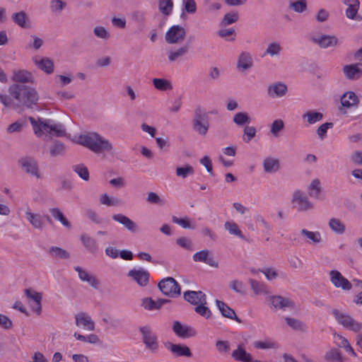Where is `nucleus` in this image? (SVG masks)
<instances>
[{"label":"nucleus","mask_w":362,"mask_h":362,"mask_svg":"<svg viewBox=\"0 0 362 362\" xmlns=\"http://www.w3.org/2000/svg\"><path fill=\"white\" fill-rule=\"evenodd\" d=\"M344 4L348 7L346 9V16L348 18L354 19L359 8L358 0H343Z\"/></svg>","instance_id":"72a5a7b5"},{"label":"nucleus","mask_w":362,"mask_h":362,"mask_svg":"<svg viewBox=\"0 0 362 362\" xmlns=\"http://www.w3.org/2000/svg\"><path fill=\"white\" fill-rule=\"evenodd\" d=\"M263 168L265 173H275L280 168L279 160L277 158L267 157L263 161Z\"/></svg>","instance_id":"473e14b6"},{"label":"nucleus","mask_w":362,"mask_h":362,"mask_svg":"<svg viewBox=\"0 0 362 362\" xmlns=\"http://www.w3.org/2000/svg\"><path fill=\"white\" fill-rule=\"evenodd\" d=\"M153 84L154 87L161 91L171 90L173 88L172 84L169 81L165 78H153Z\"/></svg>","instance_id":"49530a36"},{"label":"nucleus","mask_w":362,"mask_h":362,"mask_svg":"<svg viewBox=\"0 0 362 362\" xmlns=\"http://www.w3.org/2000/svg\"><path fill=\"white\" fill-rule=\"evenodd\" d=\"M29 120L33 126L35 134L38 136H41L43 132L58 137L64 136L66 134L65 129L62 124H52L50 119L42 121L39 119V124L32 117H29Z\"/></svg>","instance_id":"7ed1b4c3"},{"label":"nucleus","mask_w":362,"mask_h":362,"mask_svg":"<svg viewBox=\"0 0 362 362\" xmlns=\"http://www.w3.org/2000/svg\"><path fill=\"white\" fill-rule=\"evenodd\" d=\"M18 163H20L23 170L27 173L30 174L32 176H35L37 178L40 177V174L39 173L38 164L37 162L31 157H24L19 160Z\"/></svg>","instance_id":"f8f14e48"},{"label":"nucleus","mask_w":362,"mask_h":362,"mask_svg":"<svg viewBox=\"0 0 362 362\" xmlns=\"http://www.w3.org/2000/svg\"><path fill=\"white\" fill-rule=\"evenodd\" d=\"M248 283L250 284L251 289L255 294L259 295L269 293L267 286L264 283L256 281L253 279H249Z\"/></svg>","instance_id":"e433bc0d"},{"label":"nucleus","mask_w":362,"mask_h":362,"mask_svg":"<svg viewBox=\"0 0 362 362\" xmlns=\"http://www.w3.org/2000/svg\"><path fill=\"white\" fill-rule=\"evenodd\" d=\"M34 62L37 68L46 74H51L54 72V62L50 58L43 57L40 60L34 59Z\"/></svg>","instance_id":"cd10ccee"},{"label":"nucleus","mask_w":362,"mask_h":362,"mask_svg":"<svg viewBox=\"0 0 362 362\" xmlns=\"http://www.w3.org/2000/svg\"><path fill=\"white\" fill-rule=\"evenodd\" d=\"M289 8L297 13H303L307 9V1L298 0L291 1L289 4Z\"/></svg>","instance_id":"864d4df0"},{"label":"nucleus","mask_w":362,"mask_h":362,"mask_svg":"<svg viewBox=\"0 0 362 362\" xmlns=\"http://www.w3.org/2000/svg\"><path fill=\"white\" fill-rule=\"evenodd\" d=\"M166 348L176 357L185 356L192 357V353L189 348L184 344H173L168 342L165 344Z\"/></svg>","instance_id":"6ab92c4d"},{"label":"nucleus","mask_w":362,"mask_h":362,"mask_svg":"<svg viewBox=\"0 0 362 362\" xmlns=\"http://www.w3.org/2000/svg\"><path fill=\"white\" fill-rule=\"evenodd\" d=\"M49 212L54 218L59 221L64 226L69 228L71 227L70 222L66 218L62 212L58 208L49 209Z\"/></svg>","instance_id":"ea45409f"},{"label":"nucleus","mask_w":362,"mask_h":362,"mask_svg":"<svg viewBox=\"0 0 362 362\" xmlns=\"http://www.w3.org/2000/svg\"><path fill=\"white\" fill-rule=\"evenodd\" d=\"M253 66V60L252 55L250 52L243 51L242 52L237 60L236 67L240 71H244L250 69Z\"/></svg>","instance_id":"4be33fe9"},{"label":"nucleus","mask_w":362,"mask_h":362,"mask_svg":"<svg viewBox=\"0 0 362 362\" xmlns=\"http://www.w3.org/2000/svg\"><path fill=\"white\" fill-rule=\"evenodd\" d=\"M173 7V2L172 0H158L159 11L165 16H169Z\"/></svg>","instance_id":"de8ad7c7"},{"label":"nucleus","mask_w":362,"mask_h":362,"mask_svg":"<svg viewBox=\"0 0 362 362\" xmlns=\"http://www.w3.org/2000/svg\"><path fill=\"white\" fill-rule=\"evenodd\" d=\"M188 47L183 46L180 47L175 51H170L168 53V59L170 62H175L179 57L184 56L185 54L188 52Z\"/></svg>","instance_id":"603ef678"},{"label":"nucleus","mask_w":362,"mask_h":362,"mask_svg":"<svg viewBox=\"0 0 362 362\" xmlns=\"http://www.w3.org/2000/svg\"><path fill=\"white\" fill-rule=\"evenodd\" d=\"M284 128V121L281 119H275L271 124L270 132L274 136H277Z\"/></svg>","instance_id":"052dcab7"},{"label":"nucleus","mask_w":362,"mask_h":362,"mask_svg":"<svg viewBox=\"0 0 362 362\" xmlns=\"http://www.w3.org/2000/svg\"><path fill=\"white\" fill-rule=\"evenodd\" d=\"M216 304L223 317L234 320L239 323L242 322L241 320L236 315L235 310L230 308L226 303L216 300Z\"/></svg>","instance_id":"393cba45"},{"label":"nucleus","mask_w":362,"mask_h":362,"mask_svg":"<svg viewBox=\"0 0 362 362\" xmlns=\"http://www.w3.org/2000/svg\"><path fill=\"white\" fill-rule=\"evenodd\" d=\"M342 71L346 78L357 80L362 75V63L345 65L342 68Z\"/></svg>","instance_id":"2eb2a0df"},{"label":"nucleus","mask_w":362,"mask_h":362,"mask_svg":"<svg viewBox=\"0 0 362 362\" xmlns=\"http://www.w3.org/2000/svg\"><path fill=\"white\" fill-rule=\"evenodd\" d=\"M139 332L141 334L142 341L145 347L153 353L156 352L159 347L158 337L156 334L151 331L150 327H141Z\"/></svg>","instance_id":"0eeeda50"},{"label":"nucleus","mask_w":362,"mask_h":362,"mask_svg":"<svg viewBox=\"0 0 362 362\" xmlns=\"http://www.w3.org/2000/svg\"><path fill=\"white\" fill-rule=\"evenodd\" d=\"M271 306L276 310H284L287 308L293 309L295 308L294 302L289 298L281 296H271L268 298Z\"/></svg>","instance_id":"9d476101"},{"label":"nucleus","mask_w":362,"mask_h":362,"mask_svg":"<svg viewBox=\"0 0 362 362\" xmlns=\"http://www.w3.org/2000/svg\"><path fill=\"white\" fill-rule=\"evenodd\" d=\"M192 258L196 262H204L214 268L218 267V263L215 260L213 256L210 255V251L208 250H202L194 253Z\"/></svg>","instance_id":"a211bd4d"},{"label":"nucleus","mask_w":362,"mask_h":362,"mask_svg":"<svg viewBox=\"0 0 362 362\" xmlns=\"http://www.w3.org/2000/svg\"><path fill=\"white\" fill-rule=\"evenodd\" d=\"M73 170L83 180H89V172L88 168L83 164L74 165L72 167Z\"/></svg>","instance_id":"8fccbe9b"},{"label":"nucleus","mask_w":362,"mask_h":362,"mask_svg":"<svg viewBox=\"0 0 362 362\" xmlns=\"http://www.w3.org/2000/svg\"><path fill=\"white\" fill-rule=\"evenodd\" d=\"M334 339H335L336 344L339 347L344 348L346 352H348L349 354H351L354 356H356L353 348L351 347L349 342L348 341V340L346 338H344V337H342L339 334H335Z\"/></svg>","instance_id":"4c0bfd02"},{"label":"nucleus","mask_w":362,"mask_h":362,"mask_svg":"<svg viewBox=\"0 0 362 362\" xmlns=\"http://www.w3.org/2000/svg\"><path fill=\"white\" fill-rule=\"evenodd\" d=\"M186 36L185 29L179 25L171 26L165 33V40L169 44L182 41Z\"/></svg>","instance_id":"1a4fd4ad"},{"label":"nucleus","mask_w":362,"mask_h":362,"mask_svg":"<svg viewBox=\"0 0 362 362\" xmlns=\"http://www.w3.org/2000/svg\"><path fill=\"white\" fill-rule=\"evenodd\" d=\"M325 360L328 362H343V357L337 349H332L325 354Z\"/></svg>","instance_id":"a19ab883"},{"label":"nucleus","mask_w":362,"mask_h":362,"mask_svg":"<svg viewBox=\"0 0 362 362\" xmlns=\"http://www.w3.org/2000/svg\"><path fill=\"white\" fill-rule=\"evenodd\" d=\"M287 90L286 85L283 83H272L268 87V95L272 98H281L286 95Z\"/></svg>","instance_id":"a878e982"},{"label":"nucleus","mask_w":362,"mask_h":362,"mask_svg":"<svg viewBox=\"0 0 362 362\" xmlns=\"http://www.w3.org/2000/svg\"><path fill=\"white\" fill-rule=\"evenodd\" d=\"M231 356L237 361L249 362L251 354L247 353L243 344L238 345V348L232 352Z\"/></svg>","instance_id":"7c9ffc66"},{"label":"nucleus","mask_w":362,"mask_h":362,"mask_svg":"<svg viewBox=\"0 0 362 362\" xmlns=\"http://www.w3.org/2000/svg\"><path fill=\"white\" fill-rule=\"evenodd\" d=\"M309 195L315 199H319L321 193L320 181L318 179H314L308 187Z\"/></svg>","instance_id":"79ce46f5"},{"label":"nucleus","mask_w":362,"mask_h":362,"mask_svg":"<svg viewBox=\"0 0 362 362\" xmlns=\"http://www.w3.org/2000/svg\"><path fill=\"white\" fill-rule=\"evenodd\" d=\"M224 227L229 232L230 234L236 235L243 240L245 239V236L243 235L242 231L239 229L238 226L236 223L233 221H226L224 224Z\"/></svg>","instance_id":"c03bdc74"},{"label":"nucleus","mask_w":362,"mask_h":362,"mask_svg":"<svg viewBox=\"0 0 362 362\" xmlns=\"http://www.w3.org/2000/svg\"><path fill=\"white\" fill-rule=\"evenodd\" d=\"M238 20L237 12H230L225 14L222 19L221 24L224 26L235 23Z\"/></svg>","instance_id":"0e129e2a"},{"label":"nucleus","mask_w":362,"mask_h":362,"mask_svg":"<svg viewBox=\"0 0 362 362\" xmlns=\"http://www.w3.org/2000/svg\"><path fill=\"white\" fill-rule=\"evenodd\" d=\"M93 33L96 37L103 40H108L110 38V34L103 26L95 27L93 29Z\"/></svg>","instance_id":"774afa93"},{"label":"nucleus","mask_w":362,"mask_h":362,"mask_svg":"<svg viewBox=\"0 0 362 362\" xmlns=\"http://www.w3.org/2000/svg\"><path fill=\"white\" fill-rule=\"evenodd\" d=\"M25 218L36 229H42L44 226L43 217L40 214H33L30 210L25 212Z\"/></svg>","instance_id":"2f4dec72"},{"label":"nucleus","mask_w":362,"mask_h":362,"mask_svg":"<svg viewBox=\"0 0 362 362\" xmlns=\"http://www.w3.org/2000/svg\"><path fill=\"white\" fill-rule=\"evenodd\" d=\"M184 299L193 305H197L201 303H206V294L201 291H187L183 293Z\"/></svg>","instance_id":"f3484780"},{"label":"nucleus","mask_w":362,"mask_h":362,"mask_svg":"<svg viewBox=\"0 0 362 362\" xmlns=\"http://www.w3.org/2000/svg\"><path fill=\"white\" fill-rule=\"evenodd\" d=\"M329 226L334 232L342 234L345 231V225L340 220L332 218L329 221Z\"/></svg>","instance_id":"09e8293b"},{"label":"nucleus","mask_w":362,"mask_h":362,"mask_svg":"<svg viewBox=\"0 0 362 362\" xmlns=\"http://www.w3.org/2000/svg\"><path fill=\"white\" fill-rule=\"evenodd\" d=\"M74 270L78 272V278L81 281L87 282L95 289L98 288L100 281L95 276L90 274L79 266L74 267Z\"/></svg>","instance_id":"aec40b11"},{"label":"nucleus","mask_w":362,"mask_h":362,"mask_svg":"<svg viewBox=\"0 0 362 362\" xmlns=\"http://www.w3.org/2000/svg\"><path fill=\"white\" fill-rule=\"evenodd\" d=\"M24 293L28 299L33 300L35 303V305L32 307L33 311L37 315H40L42 312V293L32 290L31 288H25Z\"/></svg>","instance_id":"412c9836"},{"label":"nucleus","mask_w":362,"mask_h":362,"mask_svg":"<svg viewBox=\"0 0 362 362\" xmlns=\"http://www.w3.org/2000/svg\"><path fill=\"white\" fill-rule=\"evenodd\" d=\"M233 122L238 126H243L250 122V118L246 112H238L233 117Z\"/></svg>","instance_id":"5fc2aeb1"},{"label":"nucleus","mask_w":362,"mask_h":362,"mask_svg":"<svg viewBox=\"0 0 362 362\" xmlns=\"http://www.w3.org/2000/svg\"><path fill=\"white\" fill-rule=\"evenodd\" d=\"M76 325L78 327H83V329L88 331L95 329V323L90 316L86 313L81 312L75 315Z\"/></svg>","instance_id":"5701e85b"},{"label":"nucleus","mask_w":362,"mask_h":362,"mask_svg":"<svg viewBox=\"0 0 362 362\" xmlns=\"http://www.w3.org/2000/svg\"><path fill=\"white\" fill-rule=\"evenodd\" d=\"M193 129L201 135H206L209 127V117L200 106H198L194 110V118L192 120Z\"/></svg>","instance_id":"20e7f679"},{"label":"nucleus","mask_w":362,"mask_h":362,"mask_svg":"<svg viewBox=\"0 0 362 362\" xmlns=\"http://www.w3.org/2000/svg\"><path fill=\"white\" fill-rule=\"evenodd\" d=\"M49 253L54 258L66 259L70 257V255L66 250L56 246L51 247L49 250Z\"/></svg>","instance_id":"a18cd8bd"},{"label":"nucleus","mask_w":362,"mask_h":362,"mask_svg":"<svg viewBox=\"0 0 362 362\" xmlns=\"http://www.w3.org/2000/svg\"><path fill=\"white\" fill-rule=\"evenodd\" d=\"M66 4L62 0H51L49 4L50 11L52 13H61Z\"/></svg>","instance_id":"680f3d73"},{"label":"nucleus","mask_w":362,"mask_h":362,"mask_svg":"<svg viewBox=\"0 0 362 362\" xmlns=\"http://www.w3.org/2000/svg\"><path fill=\"white\" fill-rule=\"evenodd\" d=\"M78 139L79 144L89 148L95 153H100L104 151H110L112 149V144L96 132L81 134Z\"/></svg>","instance_id":"f03ea898"},{"label":"nucleus","mask_w":362,"mask_h":362,"mask_svg":"<svg viewBox=\"0 0 362 362\" xmlns=\"http://www.w3.org/2000/svg\"><path fill=\"white\" fill-rule=\"evenodd\" d=\"M302 118L307 119L308 124H314L323 119V114L314 110H309L303 115Z\"/></svg>","instance_id":"58836bf2"},{"label":"nucleus","mask_w":362,"mask_h":362,"mask_svg":"<svg viewBox=\"0 0 362 362\" xmlns=\"http://www.w3.org/2000/svg\"><path fill=\"white\" fill-rule=\"evenodd\" d=\"M8 92L16 101L13 102L14 108L32 109L39 100L36 90L25 85L13 84L9 87Z\"/></svg>","instance_id":"f257e3e1"},{"label":"nucleus","mask_w":362,"mask_h":362,"mask_svg":"<svg viewBox=\"0 0 362 362\" xmlns=\"http://www.w3.org/2000/svg\"><path fill=\"white\" fill-rule=\"evenodd\" d=\"M127 276L132 278L139 286L144 287L149 282L150 274L144 269H133L129 271Z\"/></svg>","instance_id":"ddd939ff"},{"label":"nucleus","mask_w":362,"mask_h":362,"mask_svg":"<svg viewBox=\"0 0 362 362\" xmlns=\"http://www.w3.org/2000/svg\"><path fill=\"white\" fill-rule=\"evenodd\" d=\"M194 174V168L190 165H185L184 167H178L176 168L177 176L186 178L189 175Z\"/></svg>","instance_id":"bf43d9fd"},{"label":"nucleus","mask_w":362,"mask_h":362,"mask_svg":"<svg viewBox=\"0 0 362 362\" xmlns=\"http://www.w3.org/2000/svg\"><path fill=\"white\" fill-rule=\"evenodd\" d=\"M359 103L358 96L353 91H348L344 93L341 98V104L343 107H351L357 106Z\"/></svg>","instance_id":"bb28decb"},{"label":"nucleus","mask_w":362,"mask_h":362,"mask_svg":"<svg viewBox=\"0 0 362 362\" xmlns=\"http://www.w3.org/2000/svg\"><path fill=\"white\" fill-rule=\"evenodd\" d=\"M334 124L332 122H325L321 124L317 129V134L320 139L323 140L327 137V129H332Z\"/></svg>","instance_id":"338daca9"},{"label":"nucleus","mask_w":362,"mask_h":362,"mask_svg":"<svg viewBox=\"0 0 362 362\" xmlns=\"http://www.w3.org/2000/svg\"><path fill=\"white\" fill-rule=\"evenodd\" d=\"M300 234L306 238L310 244H317L322 241L321 234L318 231H310L307 229H302Z\"/></svg>","instance_id":"c9c22d12"},{"label":"nucleus","mask_w":362,"mask_h":362,"mask_svg":"<svg viewBox=\"0 0 362 362\" xmlns=\"http://www.w3.org/2000/svg\"><path fill=\"white\" fill-rule=\"evenodd\" d=\"M243 139L245 143H249L256 135V129L252 126H245L244 128Z\"/></svg>","instance_id":"e2e57ef3"},{"label":"nucleus","mask_w":362,"mask_h":362,"mask_svg":"<svg viewBox=\"0 0 362 362\" xmlns=\"http://www.w3.org/2000/svg\"><path fill=\"white\" fill-rule=\"evenodd\" d=\"M332 313L338 323L344 327L354 332H358L362 330V323L358 322L350 315L342 313L337 309H333Z\"/></svg>","instance_id":"423d86ee"},{"label":"nucleus","mask_w":362,"mask_h":362,"mask_svg":"<svg viewBox=\"0 0 362 362\" xmlns=\"http://www.w3.org/2000/svg\"><path fill=\"white\" fill-rule=\"evenodd\" d=\"M312 41L321 48L336 47L339 44L338 38L334 35H322L320 37H313Z\"/></svg>","instance_id":"dca6fc26"},{"label":"nucleus","mask_w":362,"mask_h":362,"mask_svg":"<svg viewBox=\"0 0 362 362\" xmlns=\"http://www.w3.org/2000/svg\"><path fill=\"white\" fill-rule=\"evenodd\" d=\"M158 286L162 293L166 296L175 298L180 295V286L173 277L163 279L158 282Z\"/></svg>","instance_id":"39448f33"},{"label":"nucleus","mask_w":362,"mask_h":362,"mask_svg":"<svg viewBox=\"0 0 362 362\" xmlns=\"http://www.w3.org/2000/svg\"><path fill=\"white\" fill-rule=\"evenodd\" d=\"M49 150L52 157L62 156L65 153V146L63 143L57 141L49 146Z\"/></svg>","instance_id":"37998d69"},{"label":"nucleus","mask_w":362,"mask_h":362,"mask_svg":"<svg viewBox=\"0 0 362 362\" xmlns=\"http://www.w3.org/2000/svg\"><path fill=\"white\" fill-rule=\"evenodd\" d=\"M330 281L336 288H341L344 291H349L352 288L351 282L344 277L337 270L333 269L329 272Z\"/></svg>","instance_id":"9b49d317"},{"label":"nucleus","mask_w":362,"mask_h":362,"mask_svg":"<svg viewBox=\"0 0 362 362\" xmlns=\"http://www.w3.org/2000/svg\"><path fill=\"white\" fill-rule=\"evenodd\" d=\"M11 19L16 25L22 28H30V21L28 15L23 11L14 13L11 16Z\"/></svg>","instance_id":"c756f323"},{"label":"nucleus","mask_w":362,"mask_h":362,"mask_svg":"<svg viewBox=\"0 0 362 362\" xmlns=\"http://www.w3.org/2000/svg\"><path fill=\"white\" fill-rule=\"evenodd\" d=\"M74 336L77 340L88 342L90 344H97L100 341L98 336L95 334H90L88 336H84L76 332L74 333Z\"/></svg>","instance_id":"6e6d98bb"},{"label":"nucleus","mask_w":362,"mask_h":362,"mask_svg":"<svg viewBox=\"0 0 362 362\" xmlns=\"http://www.w3.org/2000/svg\"><path fill=\"white\" fill-rule=\"evenodd\" d=\"M285 321L286 324L291 328L298 331H303L306 326L300 320L287 317L285 318Z\"/></svg>","instance_id":"3c124183"},{"label":"nucleus","mask_w":362,"mask_h":362,"mask_svg":"<svg viewBox=\"0 0 362 362\" xmlns=\"http://www.w3.org/2000/svg\"><path fill=\"white\" fill-rule=\"evenodd\" d=\"M282 48L279 43L278 42H272L269 44L267 49L264 53V56L270 55L271 57L279 55L281 52Z\"/></svg>","instance_id":"4d7b16f0"},{"label":"nucleus","mask_w":362,"mask_h":362,"mask_svg":"<svg viewBox=\"0 0 362 362\" xmlns=\"http://www.w3.org/2000/svg\"><path fill=\"white\" fill-rule=\"evenodd\" d=\"M172 221L175 223L178 224L183 228L194 229V226H192L189 219L187 217L178 218L177 216H173Z\"/></svg>","instance_id":"69168bd1"},{"label":"nucleus","mask_w":362,"mask_h":362,"mask_svg":"<svg viewBox=\"0 0 362 362\" xmlns=\"http://www.w3.org/2000/svg\"><path fill=\"white\" fill-rule=\"evenodd\" d=\"M292 203L298 211H306L314 207L313 204L309 201L305 194L299 190L294 192Z\"/></svg>","instance_id":"6e6552de"},{"label":"nucleus","mask_w":362,"mask_h":362,"mask_svg":"<svg viewBox=\"0 0 362 362\" xmlns=\"http://www.w3.org/2000/svg\"><path fill=\"white\" fill-rule=\"evenodd\" d=\"M206 303H201L194 308V311L199 315L209 319L211 317L212 313L210 309L206 306Z\"/></svg>","instance_id":"13d9d810"},{"label":"nucleus","mask_w":362,"mask_h":362,"mask_svg":"<svg viewBox=\"0 0 362 362\" xmlns=\"http://www.w3.org/2000/svg\"><path fill=\"white\" fill-rule=\"evenodd\" d=\"M13 80L18 83H29L33 81V74L25 70H18L13 72Z\"/></svg>","instance_id":"f704fd0d"},{"label":"nucleus","mask_w":362,"mask_h":362,"mask_svg":"<svg viewBox=\"0 0 362 362\" xmlns=\"http://www.w3.org/2000/svg\"><path fill=\"white\" fill-rule=\"evenodd\" d=\"M173 330L177 336L184 339L194 337L197 334L194 328L189 325H183L179 321L174 322Z\"/></svg>","instance_id":"4468645a"},{"label":"nucleus","mask_w":362,"mask_h":362,"mask_svg":"<svg viewBox=\"0 0 362 362\" xmlns=\"http://www.w3.org/2000/svg\"><path fill=\"white\" fill-rule=\"evenodd\" d=\"M112 218L115 221L122 224L127 230L132 233H135L138 230L137 224L129 217L122 214H114L112 215Z\"/></svg>","instance_id":"b1692460"},{"label":"nucleus","mask_w":362,"mask_h":362,"mask_svg":"<svg viewBox=\"0 0 362 362\" xmlns=\"http://www.w3.org/2000/svg\"><path fill=\"white\" fill-rule=\"evenodd\" d=\"M80 240L86 250L92 254H96L98 251V245L96 240L86 234H82Z\"/></svg>","instance_id":"c85d7f7f"}]
</instances>
